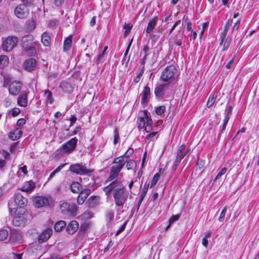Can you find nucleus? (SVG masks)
Instances as JSON below:
<instances>
[{"label":"nucleus","instance_id":"nucleus-1","mask_svg":"<svg viewBox=\"0 0 259 259\" xmlns=\"http://www.w3.org/2000/svg\"><path fill=\"white\" fill-rule=\"evenodd\" d=\"M126 162L123 156L116 157L113 158L112 163L113 165L110 169V175L106 180L105 183L112 181L113 180L116 179L122 168H123Z\"/></svg>","mask_w":259,"mask_h":259},{"label":"nucleus","instance_id":"nucleus-2","mask_svg":"<svg viewBox=\"0 0 259 259\" xmlns=\"http://www.w3.org/2000/svg\"><path fill=\"white\" fill-rule=\"evenodd\" d=\"M113 197L116 206H122L127 200V195L125 188L122 186L115 189L113 192Z\"/></svg>","mask_w":259,"mask_h":259},{"label":"nucleus","instance_id":"nucleus-3","mask_svg":"<svg viewBox=\"0 0 259 259\" xmlns=\"http://www.w3.org/2000/svg\"><path fill=\"white\" fill-rule=\"evenodd\" d=\"M138 128L141 130L145 128L147 133L150 132L152 130V124L153 123L152 119L148 115L146 110L143 111V116L138 118Z\"/></svg>","mask_w":259,"mask_h":259},{"label":"nucleus","instance_id":"nucleus-4","mask_svg":"<svg viewBox=\"0 0 259 259\" xmlns=\"http://www.w3.org/2000/svg\"><path fill=\"white\" fill-rule=\"evenodd\" d=\"M177 71L174 65L167 66L162 71L160 78L163 81L170 82L174 80Z\"/></svg>","mask_w":259,"mask_h":259},{"label":"nucleus","instance_id":"nucleus-5","mask_svg":"<svg viewBox=\"0 0 259 259\" xmlns=\"http://www.w3.org/2000/svg\"><path fill=\"white\" fill-rule=\"evenodd\" d=\"M33 36L32 35L28 34L22 37L21 39V46L23 49L29 52L31 54L35 52V46L36 43L33 42Z\"/></svg>","mask_w":259,"mask_h":259},{"label":"nucleus","instance_id":"nucleus-6","mask_svg":"<svg viewBox=\"0 0 259 259\" xmlns=\"http://www.w3.org/2000/svg\"><path fill=\"white\" fill-rule=\"evenodd\" d=\"M77 142L76 138H72L65 144H63L61 148L58 150L59 154L63 155L71 153L75 149Z\"/></svg>","mask_w":259,"mask_h":259},{"label":"nucleus","instance_id":"nucleus-7","mask_svg":"<svg viewBox=\"0 0 259 259\" xmlns=\"http://www.w3.org/2000/svg\"><path fill=\"white\" fill-rule=\"evenodd\" d=\"M18 39L15 36H9L7 37L3 41L2 48L3 50L6 52H10L17 45Z\"/></svg>","mask_w":259,"mask_h":259},{"label":"nucleus","instance_id":"nucleus-8","mask_svg":"<svg viewBox=\"0 0 259 259\" xmlns=\"http://www.w3.org/2000/svg\"><path fill=\"white\" fill-rule=\"evenodd\" d=\"M76 209L75 205H70L66 202H63L60 204L61 211L65 215L74 216Z\"/></svg>","mask_w":259,"mask_h":259},{"label":"nucleus","instance_id":"nucleus-9","mask_svg":"<svg viewBox=\"0 0 259 259\" xmlns=\"http://www.w3.org/2000/svg\"><path fill=\"white\" fill-rule=\"evenodd\" d=\"M51 202L50 197L43 196H37L34 199V205L37 208L49 206Z\"/></svg>","mask_w":259,"mask_h":259},{"label":"nucleus","instance_id":"nucleus-10","mask_svg":"<svg viewBox=\"0 0 259 259\" xmlns=\"http://www.w3.org/2000/svg\"><path fill=\"white\" fill-rule=\"evenodd\" d=\"M15 15L19 19H24L29 14V10L25 5H20L15 9Z\"/></svg>","mask_w":259,"mask_h":259},{"label":"nucleus","instance_id":"nucleus-11","mask_svg":"<svg viewBox=\"0 0 259 259\" xmlns=\"http://www.w3.org/2000/svg\"><path fill=\"white\" fill-rule=\"evenodd\" d=\"M94 169L92 168H88L82 165V176L88 177V180L90 182L87 183V185H93L95 182V176L93 175Z\"/></svg>","mask_w":259,"mask_h":259},{"label":"nucleus","instance_id":"nucleus-12","mask_svg":"<svg viewBox=\"0 0 259 259\" xmlns=\"http://www.w3.org/2000/svg\"><path fill=\"white\" fill-rule=\"evenodd\" d=\"M22 88V84L19 81H13L9 85V92L13 96L17 95Z\"/></svg>","mask_w":259,"mask_h":259},{"label":"nucleus","instance_id":"nucleus-13","mask_svg":"<svg viewBox=\"0 0 259 259\" xmlns=\"http://www.w3.org/2000/svg\"><path fill=\"white\" fill-rule=\"evenodd\" d=\"M15 205L19 207H23L26 205L27 199L20 193H16L14 197Z\"/></svg>","mask_w":259,"mask_h":259},{"label":"nucleus","instance_id":"nucleus-14","mask_svg":"<svg viewBox=\"0 0 259 259\" xmlns=\"http://www.w3.org/2000/svg\"><path fill=\"white\" fill-rule=\"evenodd\" d=\"M150 88L146 85L144 87L143 91L141 94V104L143 105H147L148 103V96L150 94Z\"/></svg>","mask_w":259,"mask_h":259},{"label":"nucleus","instance_id":"nucleus-15","mask_svg":"<svg viewBox=\"0 0 259 259\" xmlns=\"http://www.w3.org/2000/svg\"><path fill=\"white\" fill-rule=\"evenodd\" d=\"M98 202V197L97 196H92L85 202V206L88 208H93L97 206Z\"/></svg>","mask_w":259,"mask_h":259},{"label":"nucleus","instance_id":"nucleus-16","mask_svg":"<svg viewBox=\"0 0 259 259\" xmlns=\"http://www.w3.org/2000/svg\"><path fill=\"white\" fill-rule=\"evenodd\" d=\"M36 65V60L32 58L26 60L23 64L24 68L28 71L33 70L35 68Z\"/></svg>","mask_w":259,"mask_h":259},{"label":"nucleus","instance_id":"nucleus-17","mask_svg":"<svg viewBox=\"0 0 259 259\" xmlns=\"http://www.w3.org/2000/svg\"><path fill=\"white\" fill-rule=\"evenodd\" d=\"M35 187L34 183L30 181L25 182L20 189L23 192H31L34 189Z\"/></svg>","mask_w":259,"mask_h":259},{"label":"nucleus","instance_id":"nucleus-18","mask_svg":"<svg viewBox=\"0 0 259 259\" xmlns=\"http://www.w3.org/2000/svg\"><path fill=\"white\" fill-rule=\"evenodd\" d=\"M165 84H160L154 89V94L156 97L163 98L164 96Z\"/></svg>","mask_w":259,"mask_h":259},{"label":"nucleus","instance_id":"nucleus-19","mask_svg":"<svg viewBox=\"0 0 259 259\" xmlns=\"http://www.w3.org/2000/svg\"><path fill=\"white\" fill-rule=\"evenodd\" d=\"M27 94L25 92H21L18 99V104L20 106L25 107L27 106Z\"/></svg>","mask_w":259,"mask_h":259},{"label":"nucleus","instance_id":"nucleus-20","mask_svg":"<svg viewBox=\"0 0 259 259\" xmlns=\"http://www.w3.org/2000/svg\"><path fill=\"white\" fill-rule=\"evenodd\" d=\"M78 228V224L77 221L71 222L67 227L66 231L69 234H73Z\"/></svg>","mask_w":259,"mask_h":259},{"label":"nucleus","instance_id":"nucleus-21","mask_svg":"<svg viewBox=\"0 0 259 259\" xmlns=\"http://www.w3.org/2000/svg\"><path fill=\"white\" fill-rule=\"evenodd\" d=\"M52 230L50 228L45 229L39 236V241L42 242L48 240L52 234Z\"/></svg>","mask_w":259,"mask_h":259},{"label":"nucleus","instance_id":"nucleus-22","mask_svg":"<svg viewBox=\"0 0 259 259\" xmlns=\"http://www.w3.org/2000/svg\"><path fill=\"white\" fill-rule=\"evenodd\" d=\"M158 21V17H154L151 19L148 23V25L146 29V32L148 34L151 33L155 28Z\"/></svg>","mask_w":259,"mask_h":259},{"label":"nucleus","instance_id":"nucleus-23","mask_svg":"<svg viewBox=\"0 0 259 259\" xmlns=\"http://www.w3.org/2000/svg\"><path fill=\"white\" fill-rule=\"evenodd\" d=\"M186 146L185 144H182L180 145L177 151V155L175 160L181 162L182 159L184 157L185 154H184L183 151L185 150Z\"/></svg>","mask_w":259,"mask_h":259},{"label":"nucleus","instance_id":"nucleus-24","mask_svg":"<svg viewBox=\"0 0 259 259\" xmlns=\"http://www.w3.org/2000/svg\"><path fill=\"white\" fill-rule=\"evenodd\" d=\"M118 182L117 181H114L110 183L108 185L103 188V191L106 195H109L112 191H114L115 188L117 186Z\"/></svg>","mask_w":259,"mask_h":259},{"label":"nucleus","instance_id":"nucleus-25","mask_svg":"<svg viewBox=\"0 0 259 259\" xmlns=\"http://www.w3.org/2000/svg\"><path fill=\"white\" fill-rule=\"evenodd\" d=\"M80 184L77 182H73L71 186H70V190L71 192L73 193L79 194L78 198H77V202L79 204V197H80Z\"/></svg>","mask_w":259,"mask_h":259},{"label":"nucleus","instance_id":"nucleus-26","mask_svg":"<svg viewBox=\"0 0 259 259\" xmlns=\"http://www.w3.org/2000/svg\"><path fill=\"white\" fill-rule=\"evenodd\" d=\"M22 132L20 128H16L10 133L9 138L13 140L19 139L22 136Z\"/></svg>","mask_w":259,"mask_h":259},{"label":"nucleus","instance_id":"nucleus-27","mask_svg":"<svg viewBox=\"0 0 259 259\" xmlns=\"http://www.w3.org/2000/svg\"><path fill=\"white\" fill-rule=\"evenodd\" d=\"M60 88L65 93H69L73 91L72 86L68 82H62L60 84Z\"/></svg>","mask_w":259,"mask_h":259},{"label":"nucleus","instance_id":"nucleus-28","mask_svg":"<svg viewBox=\"0 0 259 259\" xmlns=\"http://www.w3.org/2000/svg\"><path fill=\"white\" fill-rule=\"evenodd\" d=\"M41 42L45 46L48 47L50 46L51 37L47 32H45L42 34Z\"/></svg>","mask_w":259,"mask_h":259},{"label":"nucleus","instance_id":"nucleus-29","mask_svg":"<svg viewBox=\"0 0 259 259\" xmlns=\"http://www.w3.org/2000/svg\"><path fill=\"white\" fill-rule=\"evenodd\" d=\"M35 28L34 21L32 19L28 20L25 24V29L27 32H30Z\"/></svg>","mask_w":259,"mask_h":259},{"label":"nucleus","instance_id":"nucleus-30","mask_svg":"<svg viewBox=\"0 0 259 259\" xmlns=\"http://www.w3.org/2000/svg\"><path fill=\"white\" fill-rule=\"evenodd\" d=\"M69 170L73 173L79 175L81 174V165L79 164H72L70 166Z\"/></svg>","mask_w":259,"mask_h":259},{"label":"nucleus","instance_id":"nucleus-31","mask_svg":"<svg viewBox=\"0 0 259 259\" xmlns=\"http://www.w3.org/2000/svg\"><path fill=\"white\" fill-rule=\"evenodd\" d=\"M9 62V58L5 55L0 56V68L7 66Z\"/></svg>","mask_w":259,"mask_h":259},{"label":"nucleus","instance_id":"nucleus-32","mask_svg":"<svg viewBox=\"0 0 259 259\" xmlns=\"http://www.w3.org/2000/svg\"><path fill=\"white\" fill-rule=\"evenodd\" d=\"M161 170H162V168H159V172H157L154 175V176L152 179L150 185V188H151L153 187L156 185V184L157 183V182L159 179V177H160L159 172Z\"/></svg>","mask_w":259,"mask_h":259},{"label":"nucleus","instance_id":"nucleus-33","mask_svg":"<svg viewBox=\"0 0 259 259\" xmlns=\"http://www.w3.org/2000/svg\"><path fill=\"white\" fill-rule=\"evenodd\" d=\"M44 94L46 101L49 102L50 104H52L54 102V98L52 93L48 90H45Z\"/></svg>","mask_w":259,"mask_h":259},{"label":"nucleus","instance_id":"nucleus-34","mask_svg":"<svg viewBox=\"0 0 259 259\" xmlns=\"http://www.w3.org/2000/svg\"><path fill=\"white\" fill-rule=\"evenodd\" d=\"M66 226V223L64 221H60L56 223L54 226L55 230L57 231H60Z\"/></svg>","mask_w":259,"mask_h":259},{"label":"nucleus","instance_id":"nucleus-35","mask_svg":"<svg viewBox=\"0 0 259 259\" xmlns=\"http://www.w3.org/2000/svg\"><path fill=\"white\" fill-rule=\"evenodd\" d=\"M114 217V211L112 210H109L106 211L105 214V219L108 223L113 221Z\"/></svg>","mask_w":259,"mask_h":259},{"label":"nucleus","instance_id":"nucleus-36","mask_svg":"<svg viewBox=\"0 0 259 259\" xmlns=\"http://www.w3.org/2000/svg\"><path fill=\"white\" fill-rule=\"evenodd\" d=\"M137 166L136 162L134 160H130L126 162L125 167L127 170H133Z\"/></svg>","mask_w":259,"mask_h":259},{"label":"nucleus","instance_id":"nucleus-37","mask_svg":"<svg viewBox=\"0 0 259 259\" xmlns=\"http://www.w3.org/2000/svg\"><path fill=\"white\" fill-rule=\"evenodd\" d=\"M217 99V96H214V95H210L208 97L206 106L208 108H210L214 104Z\"/></svg>","mask_w":259,"mask_h":259},{"label":"nucleus","instance_id":"nucleus-38","mask_svg":"<svg viewBox=\"0 0 259 259\" xmlns=\"http://www.w3.org/2000/svg\"><path fill=\"white\" fill-rule=\"evenodd\" d=\"M71 44H72L71 37L69 36L64 40V45H63L64 50V51L68 50L71 46Z\"/></svg>","mask_w":259,"mask_h":259},{"label":"nucleus","instance_id":"nucleus-39","mask_svg":"<svg viewBox=\"0 0 259 259\" xmlns=\"http://www.w3.org/2000/svg\"><path fill=\"white\" fill-rule=\"evenodd\" d=\"M13 223L15 226H20L24 224L23 218L21 217H16L13 220Z\"/></svg>","mask_w":259,"mask_h":259},{"label":"nucleus","instance_id":"nucleus-40","mask_svg":"<svg viewBox=\"0 0 259 259\" xmlns=\"http://www.w3.org/2000/svg\"><path fill=\"white\" fill-rule=\"evenodd\" d=\"M94 217V213L90 210V208H88L82 214V219H91Z\"/></svg>","mask_w":259,"mask_h":259},{"label":"nucleus","instance_id":"nucleus-41","mask_svg":"<svg viewBox=\"0 0 259 259\" xmlns=\"http://www.w3.org/2000/svg\"><path fill=\"white\" fill-rule=\"evenodd\" d=\"M21 238V235L18 232H14L10 236V239L13 242L19 241Z\"/></svg>","mask_w":259,"mask_h":259},{"label":"nucleus","instance_id":"nucleus-42","mask_svg":"<svg viewBox=\"0 0 259 259\" xmlns=\"http://www.w3.org/2000/svg\"><path fill=\"white\" fill-rule=\"evenodd\" d=\"M229 119H230V116H229L228 115H226L224 119L223 123V125L222 126V130H221V133L219 134V135L218 136V138H220V137L221 136V134L222 133H223L225 130L227 124L228 122Z\"/></svg>","mask_w":259,"mask_h":259},{"label":"nucleus","instance_id":"nucleus-43","mask_svg":"<svg viewBox=\"0 0 259 259\" xmlns=\"http://www.w3.org/2000/svg\"><path fill=\"white\" fill-rule=\"evenodd\" d=\"M229 119H230V116H229L228 115H226L224 119L223 123V125L222 126V130H221V133L219 134V135L218 136V138H220V137L221 136V134L222 133H223L225 130L227 124L228 122Z\"/></svg>","mask_w":259,"mask_h":259},{"label":"nucleus","instance_id":"nucleus-44","mask_svg":"<svg viewBox=\"0 0 259 259\" xmlns=\"http://www.w3.org/2000/svg\"><path fill=\"white\" fill-rule=\"evenodd\" d=\"M166 108L165 106H159L155 108V113L158 115H161L165 111Z\"/></svg>","mask_w":259,"mask_h":259},{"label":"nucleus","instance_id":"nucleus-45","mask_svg":"<svg viewBox=\"0 0 259 259\" xmlns=\"http://www.w3.org/2000/svg\"><path fill=\"white\" fill-rule=\"evenodd\" d=\"M119 140V131L117 127H116L114 130V140H113V144L116 145Z\"/></svg>","mask_w":259,"mask_h":259},{"label":"nucleus","instance_id":"nucleus-46","mask_svg":"<svg viewBox=\"0 0 259 259\" xmlns=\"http://www.w3.org/2000/svg\"><path fill=\"white\" fill-rule=\"evenodd\" d=\"M232 38L231 37H227L223 44V47L222 49V51H225L227 50L229 47V46L231 42Z\"/></svg>","mask_w":259,"mask_h":259},{"label":"nucleus","instance_id":"nucleus-47","mask_svg":"<svg viewBox=\"0 0 259 259\" xmlns=\"http://www.w3.org/2000/svg\"><path fill=\"white\" fill-rule=\"evenodd\" d=\"M233 22V20L231 18H229L227 22H226V24L225 25L224 30L222 32V33H224L225 34H227L228 31L229 29L230 25L232 24Z\"/></svg>","mask_w":259,"mask_h":259},{"label":"nucleus","instance_id":"nucleus-48","mask_svg":"<svg viewBox=\"0 0 259 259\" xmlns=\"http://www.w3.org/2000/svg\"><path fill=\"white\" fill-rule=\"evenodd\" d=\"M91 192V191L90 189L82 190V195H83V196L82 197V204H83L85 199L90 195Z\"/></svg>","mask_w":259,"mask_h":259},{"label":"nucleus","instance_id":"nucleus-49","mask_svg":"<svg viewBox=\"0 0 259 259\" xmlns=\"http://www.w3.org/2000/svg\"><path fill=\"white\" fill-rule=\"evenodd\" d=\"M227 210V206H225L224 208L222 210L220 216L219 217L218 220L220 222H222L224 221L226 215V213Z\"/></svg>","mask_w":259,"mask_h":259},{"label":"nucleus","instance_id":"nucleus-50","mask_svg":"<svg viewBox=\"0 0 259 259\" xmlns=\"http://www.w3.org/2000/svg\"><path fill=\"white\" fill-rule=\"evenodd\" d=\"M8 237V233L7 230L3 229L0 230V240H6Z\"/></svg>","mask_w":259,"mask_h":259},{"label":"nucleus","instance_id":"nucleus-51","mask_svg":"<svg viewBox=\"0 0 259 259\" xmlns=\"http://www.w3.org/2000/svg\"><path fill=\"white\" fill-rule=\"evenodd\" d=\"M107 49H108V46H106L104 48V50H103L102 53L101 54H99L98 55L97 60H96V63L97 64H99L100 63L101 60L103 58V57H104L105 53Z\"/></svg>","mask_w":259,"mask_h":259},{"label":"nucleus","instance_id":"nucleus-52","mask_svg":"<svg viewBox=\"0 0 259 259\" xmlns=\"http://www.w3.org/2000/svg\"><path fill=\"white\" fill-rule=\"evenodd\" d=\"M59 24V21L56 19H53L49 21L48 27L51 28H56Z\"/></svg>","mask_w":259,"mask_h":259},{"label":"nucleus","instance_id":"nucleus-53","mask_svg":"<svg viewBox=\"0 0 259 259\" xmlns=\"http://www.w3.org/2000/svg\"><path fill=\"white\" fill-rule=\"evenodd\" d=\"M183 20L185 21V22L187 25V30L188 31H190L192 30V23L190 20L188 19V17H184Z\"/></svg>","mask_w":259,"mask_h":259},{"label":"nucleus","instance_id":"nucleus-54","mask_svg":"<svg viewBox=\"0 0 259 259\" xmlns=\"http://www.w3.org/2000/svg\"><path fill=\"white\" fill-rule=\"evenodd\" d=\"M180 218V214H177L176 215H172L170 217L168 220V223L170 224H172L175 221H178Z\"/></svg>","mask_w":259,"mask_h":259},{"label":"nucleus","instance_id":"nucleus-55","mask_svg":"<svg viewBox=\"0 0 259 259\" xmlns=\"http://www.w3.org/2000/svg\"><path fill=\"white\" fill-rule=\"evenodd\" d=\"M134 152V149L131 148H129L123 154V155L121 156H123V158L124 157L128 158L132 156Z\"/></svg>","mask_w":259,"mask_h":259},{"label":"nucleus","instance_id":"nucleus-56","mask_svg":"<svg viewBox=\"0 0 259 259\" xmlns=\"http://www.w3.org/2000/svg\"><path fill=\"white\" fill-rule=\"evenodd\" d=\"M144 72V67H142L141 71H140L139 74L137 75L136 77L134 80V82L135 83H138V82H139L141 77L143 75Z\"/></svg>","mask_w":259,"mask_h":259},{"label":"nucleus","instance_id":"nucleus-57","mask_svg":"<svg viewBox=\"0 0 259 259\" xmlns=\"http://www.w3.org/2000/svg\"><path fill=\"white\" fill-rule=\"evenodd\" d=\"M227 171V168L226 167L222 168L221 170L218 173L217 175L216 176L214 181H215L218 179H219L221 177V176L223 175H224Z\"/></svg>","mask_w":259,"mask_h":259},{"label":"nucleus","instance_id":"nucleus-58","mask_svg":"<svg viewBox=\"0 0 259 259\" xmlns=\"http://www.w3.org/2000/svg\"><path fill=\"white\" fill-rule=\"evenodd\" d=\"M150 49V47L147 44L143 46V51L144 52V57H147V56L148 55V52H149Z\"/></svg>","mask_w":259,"mask_h":259},{"label":"nucleus","instance_id":"nucleus-59","mask_svg":"<svg viewBox=\"0 0 259 259\" xmlns=\"http://www.w3.org/2000/svg\"><path fill=\"white\" fill-rule=\"evenodd\" d=\"M226 35H227V34H225L224 33H222V32L221 33L220 40H219L220 46L222 45L224 43V42H225L224 41H225V39H226Z\"/></svg>","mask_w":259,"mask_h":259},{"label":"nucleus","instance_id":"nucleus-60","mask_svg":"<svg viewBox=\"0 0 259 259\" xmlns=\"http://www.w3.org/2000/svg\"><path fill=\"white\" fill-rule=\"evenodd\" d=\"M91 223L90 222H85L82 224V231H86L91 226Z\"/></svg>","mask_w":259,"mask_h":259},{"label":"nucleus","instance_id":"nucleus-61","mask_svg":"<svg viewBox=\"0 0 259 259\" xmlns=\"http://www.w3.org/2000/svg\"><path fill=\"white\" fill-rule=\"evenodd\" d=\"M11 112L12 115L15 117L17 116L20 113V110L18 108H14L11 111Z\"/></svg>","mask_w":259,"mask_h":259},{"label":"nucleus","instance_id":"nucleus-62","mask_svg":"<svg viewBox=\"0 0 259 259\" xmlns=\"http://www.w3.org/2000/svg\"><path fill=\"white\" fill-rule=\"evenodd\" d=\"M19 170H20L24 175L27 174V166L23 164H21L19 165Z\"/></svg>","mask_w":259,"mask_h":259},{"label":"nucleus","instance_id":"nucleus-63","mask_svg":"<svg viewBox=\"0 0 259 259\" xmlns=\"http://www.w3.org/2000/svg\"><path fill=\"white\" fill-rule=\"evenodd\" d=\"M133 27V25L130 23H124L123 26V28L125 29V30H127L128 32H131Z\"/></svg>","mask_w":259,"mask_h":259},{"label":"nucleus","instance_id":"nucleus-64","mask_svg":"<svg viewBox=\"0 0 259 259\" xmlns=\"http://www.w3.org/2000/svg\"><path fill=\"white\" fill-rule=\"evenodd\" d=\"M126 225V222H124L122 225L120 227V228L116 231L115 234L116 235L119 234L121 232L125 230V227Z\"/></svg>","mask_w":259,"mask_h":259}]
</instances>
